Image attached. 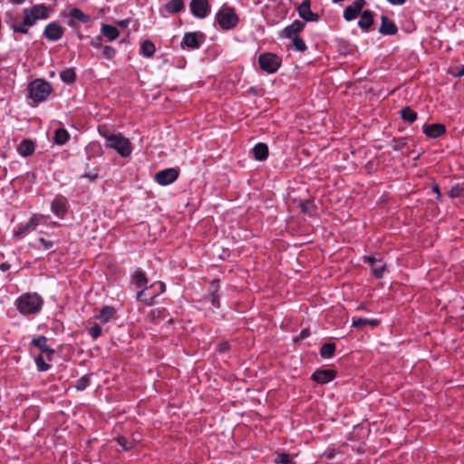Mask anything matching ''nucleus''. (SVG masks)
<instances>
[{
  "mask_svg": "<svg viewBox=\"0 0 464 464\" xmlns=\"http://www.w3.org/2000/svg\"><path fill=\"white\" fill-rule=\"evenodd\" d=\"M205 40V35L201 32L186 33L181 41V47L184 45L189 49H198Z\"/></svg>",
  "mask_w": 464,
  "mask_h": 464,
  "instance_id": "nucleus-8",
  "label": "nucleus"
},
{
  "mask_svg": "<svg viewBox=\"0 0 464 464\" xmlns=\"http://www.w3.org/2000/svg\"><path fill=\"white\" fill-rule=\"evenodd\" d=\"M276 464H294L293 460L290 459L289 454L282 452L278 453L276 459H275Z\"/></svg>",
  "mask_w": 464,
  "mask_h": 464,
  "instance_id": "nucleus-41",
  "label": "nucleus"
},
{
  "mask_svg": "<svg viewBox=\"0 0 464 464\" xmlns=\"http://www.w3.org/2000/svg\"><path fill=\"white\" fill-rule=\"evenodd\" d=\"M380 324V320L378 319H367V318H361V317H353L352 319V326L361 329L367 325L371 327H376Z\"/></svg>",
  "mask_w": 464,
  "mask_h": 464,
  "instance_id": "nucleus-22",
  "label": "nucleus"
},
{
  "mask_svg": "<svg viewBox=\"0 0 464 464\" xmlns=\"http://www.w3.org/2000/svg\"><path fill=\"white\" fill-rule=\"evenodd\" d=\"M309 335H310V330L308 328H304L299 334L298 340H304Z\"/></svg>",
  "mask_w": 464,
  "mask_h": 464,
  "instance_id": "nucleus-52",
  "label": "nucleus"
},
{
  "mask_svg": "<svg viewBox=\"0 0 464 464\" xmlns=\"http://www.w3.org/2000/svg\"><path fill=\"white\" fill-rule=\"evenodd\" d=\"M336 345L334 343H326L320 349V355L324 359H330L334 355Z\"/></svg>",
  "mask_w": 464,
  "mask_h": 464,
  "instance_id": "nucleus-30",
  "label": "nucleus"
},
{
  "mask_svg": "<svg viewBox=\"0 0 464 464\" xmlns=\"http://www.w3.org/2000/svg\"><path fill=\"white\" fill-rule=\"evenodd\" d=\"M115 440L124 451L132 450L136 445L134 440L128 439L124 436H118Z\"/></svg>",
  "mask_w": 464,
  "mask_h": 464,
  "instance_id": "nucleus-33",
  "label": "nucleus"
},
{
  "mask_svg": "<svg viewBox=\"0 0 464 464\" xmlns=\"http://www.w3.org/2000/svg\"><path fill=\"white\" fill-rule=\"evenodd\" d=\"M216 20L219 27L223 30H231L238 24V16L234 8L223 6L216 14Z\"/></svg>",
  "mask_w": 464,
  "mask_h": 464,
  "instance_id": "nucleus-4",
  "label": "nucleus"
},
{
  "mask_svg": "<svg viewBox=\"0 0 464 464\" xmlns=\"http://www.w3.org/2000/svg\"><path fill=\"white\" fill-rule=\"evenodd\" d=\"M115 312L116 310L112 306H103L96 318L103 323H108L113 317Z\"/></svg>",
  "mask_w": 464,
  "mask_h": 464,
  "instance_id": "nucleus-28",
  "label": "nucleus"
},
{
  "mask_svg": "<svg viewBox=\"0 0 464 464\" xmlns=\"http://www.w3.org/2000/svg\"><path fill=\"white\" fill-rule=\"evenodd\" d=\"M28 27L29 25H25L24 22L21 24H14L13 25V31L14 33H20V34H27L28 33Z\"/></svg>",
  "mask_w": 464,
  "mask_h": 464,
  "instance_id": "nucleus-46",
  "label": "nucleus"
},
{
  "mask_svg": "<svg viewBox=\"0 0 464 464\" xmlns=\"http://www.w3.org/2000/svg\"><path fill=\"white\" fill-rule=\"evenodd\" d=\"M36 226H37V223L34 221V218H31L25 225L20 226L18 227V229L14 232V236L22 237L28 232L30 227H33V229H35Z\"/></svg>",
  "mask_w": 464,
  "mask_h": 464,
  "instance_id": "nucleus-36",
  "label": "nucleus"
},
{
  "mask_svg": "<svg viewBox=\"0 0 464 464\" xmlns=\"http://www.w3.org/2000/svg\"><path fill=\"white\" fill-rule=\"evenodd\" d=\"M100 133L106 140V147L115 150L121 157H128L131 153V145L130 140L121 134Z\"/></svg>",
  "mask_w": 464,
  "mask_h": 464,
  "instance_id": "nucleus-2",
  "label": "nucleus"
},
{
  "mask_svg": "<svg viewBox=\"0 0 464 464\" xmlns=\"http://www.w3.org/2000/svg\"><path fill=\"white\" fill-rule=\"evenodd\" d=\"M31 345L38 348L41 351V354H45L49 361L52 360L54 350L47 345V338L44 335L34 338L31 342Z\"/></svg>",
  "mask_w": 464,
  "mask_h": 464,
  "instance_id": "nucleus-13",
  "label": "nucleus"
},
{
  "mask_svg": "<svg viewBox=\"0 0 464 464\" xmlns=\"http://www.w3.org/2000/svg\"><path fill=\"white\" fill-rule=\"evenodd\" d=\"M461 193V189L459 188H452L450 191V198H457L459 197Z\"/></svg>",
  "mask_w": 464,
  "mask_h": 464,
  "instance_id": "nucleus-54",
  "label": "nucleus"
},
{
  "mask_svg": "<svg viewBox=\"0 0 464 464\" xmlns=\"http://www.w3.org/2000/svg\"><path fill=\"white\" fill-rule=\"evenodd\" d=\"M6 174H7V169L5 167H4V168L0 167V179H5L6 177Z\"/></svg>",
  "mask_w": 464,
  "mask_h": 464,
  "instance_id": "nucleus-57",
  "label": "nucleus"
},
{
  "mask_svg": "<svg viewBox=\"0 0 464 464\" xmlns=\"http://www.w3.org/2000/svg\"><path fill=\"white\" fill-rule=\"evenodd\" d=\"M365 5V0H355L352 5L346 6L343 11V18L346 21L355 19L362 12Z\"/></svg>",
  "mask_w": 464,
  "mask_h": 464,
  "instance_id": "nucleus-14",
  "label": "nucleus"
},
{
  "mask_svg": "<svg viewBox=\"0 0 464 464\" xmlns=\"http://www.w3.org/2000/svg\"><path fill=\"white\" fill-rule=\"evenodd\" d=\"M90 379H91L90 375H83V376H82L80 379H78L76 381V383H75L74 387L76 388L77 391H83V390H85L88 387L89 383H90Z\"/></svg>",
  "mask_w": 464,
  "mask_h": 464,
  "instance_id": "nucleus-39",
  "label": "nucleus"
},
{
  "mask_svg": "<svg viewBox=\"0 0 464 464\" xmlns=\"http://www.w3.org/2000/svg\"><path fill=\"white\" fill-rule=\"evenodd\" d=\"M165 289V284L162 282L152 284L149 288L146 286L140 290L136 295V299L147 305H151L155 297L163 293Z\"/></svg>",
  "mask_w": 464,
  "mask_h": 464,
  "instance_id": "nucleus-6",
  "label": "nucleus"
},
{
  "mask_svg": "<svg viewBox=\"0 0 464 464\" xmlns=\"http://www.w3.org/2000/svg\"><path fill=\"white\" fill-rule=\"evenodd\" d=\"M35 150V143L28 139L23 140L17 147L18 153L23 157L31 156Z\"/></svg>",
  "mask_w": 464,
  "mask_h": 464,
  "instance_id": "nucleus-20",
  "label": "nucleus"
},
{
  "mask_svg": "<svg viewBox=\"0 0 464 464\" xmlns=\"http://www.w3.org/2000/svg\"><path fill=\"white\" fill-rule=\"evenodd\" d=\"M304 22L295 20L291 24L285 27V29L282 32V35L285 38H293L295 36H297V34L304 30Z\"/></svg>",
  "mask_w": 464,
  "mask_h": 464,
  "instance_id": "nucleus-18",
  "label": "nucleus"
},
{
  "mask_svg": "<svg viewBox=\"0 0 464 464\" xmlns=\"http://www.w3.org/2000/svg\"><path fill=\"white\" fill-rule=\"evenodd\" d=\"M378 32L383 35H394L398 32V27L392 20L386 15H382Z\"/></svg>",
  "mask_w": 464,
  "mask_h": 464,
  "instance_id": "nucleus-17",
  "label": "nucleus"
},
{
  "mask_svg": "<svg viewBox=\"0 0 464 464\" xmlns=\"http://www.w3.org/2000/svg\"><path fill=\"white\" fill-rule=\"evenodd\" d=\"M128 24V21H120L119 24L121 26H125Z\"/></svg>",
  "mask_w": 464,
  "mask_h": 464,
  "instance_id": "nucleus-60",
  "label": "nucleus"
},
{
  "mask_svg": "<svg viewBox=\"0 0 464 464\" xmlns=\"http://www.w3.org/2000/svg\"><path fill=\"white\" fill-rule=\"evenodd\" d=\"M422 131L428 138L437 139L446 133V127L441 123L425 124Z\"/></svg>",
  "mask_w": 464,
  "mask_h": 464,
  "instance_id": "nucleus-16",
  "label": "nucleus"
},
{
  "mask_svg": "<svg viewBox=\"0 0 464 464\" xmlns=\"http://www.w3.org/2000/svg\"><path fill=\"white\" fill-rule=\"evenodd\" d=\"M60 78L65 83H73L76 81L75 70L73 68H66L60 72Z\"/></svg>",
  "mask_w": 464,
  "mask_h": 464,
  "instance_id": "nucleus-31",
  "label": "nucleus"
},
{
  "mask_svg": "<svg viewBox=\"0 0 464 464\" xmlns=\"http://www.w3.org/2000/svg\"><path fill=\"white\" fill-rule=\"evenodd\" d=\"M408 144V139L405 137L393 138L391 141V147L393 150H403Z\"/></svg>",
  "mask_w": 464,
  "mask_h": 464,
  "instance_id": "nucleus-35",
  "label": "nucleus"
},
{
  "mask_svg": "<svg viewBox=\"0 0 464 464\" xmlns=\"http://www.w3.org/2000/svg\"><path fill=\"white\" fill-rule=\"evenodd\" d=\"M254 158L256 160L263 161L268 157V147L266 143L259 142L253 148Z\"/></svg>",
  "mask_w": 464,
  "mask_h": 464,
  "instance_id": "nucleus-23",
  "label": "nucleus"
},
{
  "mask_svg": "<svg viewBox=\"0 0 464 464\" xmlns=\"http://www.w3.org/2000/svg\"><path fill=\"white\" fill-rule=\"evenodd\" d=\"M24 24L33 26L37 21L44 20L49 17V10L44 4L34 5L32 8H24L23 10Z\"/></svg>",
  "mask_w": 464,
  "mask_h": 464,
  "instance_id": "nucleus-5",
  "label": "nucleus"
},
{
  "mask_svg": "<svg viewBox=\"0 0 464 464\" xmlns=\"http://www.w3.org/2000/svg\"><path fill=\"white\" fill-rule=\"evenodd\" d=\"M292 39H293V46L295 51L304 52L307 50V46L302 38H300L298 36H295Z\"/></svg>",
  "mask_w": 464,
  "mask_h": 464,
  "instance_id": "nucleus-40",
  "label": "nucleus"
},
{
  "mask_svg": "<svg viewBox=\"0 0 464 464\" xmlns=\"http://www.w3.org/2000/svg\"><path fill=\"white\" fill-rule=\"evenodd\" d=\"M229 343L227 342H223V343H220L218 345V351L220 352V353H225L227 351L229 350Z\"/></svg>",
  "mask_w": 464,
  "mask_h": 464,
  "instance_id": "nucleus-51",
  "label": "nucleus"
},
{
  "mask_svg": "<svg viewBox=\"0 0 464 464\" xmlns=\"http://www.w3.org/2000/svg\"><path fill=\"white\" fill-rule=\"evenodd\" d=\"M9 2L15 4V5H21L25 2V0H8Z\"/></svg>",
  "mask_w": 464,
  "mask_h": 464,
  "instance_id": "nucleus-59",
  "label": "nucleus"
},
{
  "mask_svg": "<svg viewBox=\"0 0 464 464\" xmlns=\"http://www.w3.org/2000/svg\"><path fill=\"white\" fill-rule=\"evenodd\" d=\"M39 243L43 246L44 249L48 250L53 246V242L51 240H47L44 237H40L38 239Z\"/></svg>",
  "mask_w": 464,
  "mask_h": 464,
  "instance_id": "nucleus-49",
  "label": "nucleus"
},
{
  "mask_svg": "<svg viewBox=\"0 0 464 464\" xmlns=\"http://www.w3.org/2000/svg\"><path fill=\"white\" fill-rule=\"evenodd\" d=\"M15 304L17 310L22 314H34L42 309L43 300L35 293H27L20 295Z\"/></svg>",
  "mask_w": 464,
  "mask_h": 464,
  "instance_id": "nucleus-1",
  "label": "nucleus"
},
{
  "mask_svg": "<svg viewBox=\"0 0 464 464\" xmlns=\"http://www.w3.org/2000/svg\"><path fill=\"white\" fill-rule=\"evenodd\" d=\"M116 54V50L109 45L104 46L102 50V55L108 60H111Z\"/></svg>",
  "mask_w": 464,
  "mask_h": 464,
  "instance_id": "nucleus-45",
  "label": "nucleus"
},
{
  "mask_svg": "<svg viewBox=\"0 0 464 464\" xmlns=\"http://www.w3.org/2000/svg\"><path fill=\"white\" fill-rule=\"evenodd\" d=\"M91 45L95 49H100L102 46V36L98 35L92 39Z\"/></svg>",
  "mask_w": 464,
  "mask_h": 464,
  "instance_id": "nucleus-48",
  "label": "nucleus"
},
{
  "mask_svg": "<svg viewBox=\"0 0 464 464\" xmlns=\"http://www.w3.org/2000/svg\"><path fill=\"white\" fill-rule=\"evenodd\" d=\"M449 72L454 77L461 78L462 76H464V65L460 64L455 66L454 68H450L449 70Z\"/></svg>",
  "mask_w": 464,
  "mask_h": 464,
  "instance_id": "nucleus-43",
  "label": "nucleus"
},
{
  "mask_svg": "<svg viewBox=\"0 0 464 464\" xmlns=\"http://www.w3.org/2000/svg\"><path fill=\"white\" fill-rule=\"evenodd\" d=\"M72 18H74L82 23H88L91 20L90 15L84 14L79 8H72L69 13Z\"/></svg>",
  "mask_w": 464,
  "mask_h": 464,
  "instance_id": "nucleus-34",
  "label": "nucleus"
},
{
  "mask_svg": "<svg viewBox=\"0 0 464 464\" xmlns=\"http://www.w3.org/2000/svg\"><path fill=\"white\" fill-rule=\"evenodd\" d=\"M10 267H11V266L8 263H1L0 264V270L2 272H5V271L9 270Z\"/></svg>",
  "mask_w": 464,
  "mask_h": 464,
  "instance_id": "nucleus-56",
  "label": "nucleus"
},
{
  "mask_svg": "<svg viewBox=\"0 0 464 464\" xmlns=\"http://www.w3.org/2000/svg\"><path fill=\"white\" fill-rule=\"evenodd\" d=\"M155 44L150 40H145L141 43L140 53L144 57L150 58L155 53Z\"/></svg>",
  "mask_w": 464,
  "mask_h": 464,
  "instance_id": "nucleus-27",
  "label": "nucleus"
},
{
  "mask_svg": "<svg viewBox=\"0 0 464 464\" xmlns=\"http://www.w3.org/2000/svg\"><path fill=\"white\" fill-rule=\"evenodd\" d=\"M179 169L174 168L160 170L155 174V180L161 186L172 184L179 178Z\"/></svg>",
  "mask_w": 464,
  "mask_h": 464,
  "instance_id": "nucleus-10",
  "label": "nucleus"
},
{
  "mask_svg": "<svg viewBox=\"0 0 464 464\" xmlns=\"http://www.w3.org/2000/svg\"><path fill=\"white\" fill-rule=\"evenodd\" d=\"M51 209L56 217L63 218L67 212L66 199L61 196L56 197L52 202Z\"/></svg>",
  "mask_w": 464,
  "mask_h": 464,
  "instance_id": "nucleus-19",
  "label": "nucleus"
},
{
  "mask_svg": "<svg viewBox=\"0 0 464 464\" xmlns=\"http://www.w3.org/2000/svg\"><path fill=\"white\" fill-rule=\"evenodd\" d=\"M131 281L135 285V286L140 290L146 288V285L148 284L147 276L145 273L141 270H137L132 275Z\"/></svg>",
  "mask_w": 464,
  "mask_h": 464,
  "instance_id": "nucleus-25",
  "label": "nucleus"
},
{
  "mask_svg": "<svg viewBox=\"0 0 464 464\" xmlns=\"http://www.w3.org/2000/svg\"><path fill=\"white\" fill-rule=\"evenodd\" d=\"M34 362L39 372H46L51 368V365L44 362L43 354H40L37 357H35Z\"/></svg>",
  "mask_w": 464,
  "mask_h": 464,
  "instance_id": "nucleus-38",
  "label": "nucleus"
},
{
  "mask_svg": "<svg viewBox=\"0 0 464 464\" xmlns=\"http://www.w3.org/2000/svg\"><path fill=\"white\" fill-rule=\"evenodd\" d=\"M101 32L102 36L106 37L109 41H114L120 35V32L115 26L106 24L102 25Z\"/></svg>",
  "mask_w": 464,
  "mask_h": 464,
  "instance_id": "nucleus-24",
  "label": "nucleus"
},
{
  "mask_svg": "<svg viewBox=\"0 0 464 464\" xmlns=\"http://www.w3.org/2000/svg\"><path fill=\"white\" fill-rule=\"evenodd\" d=\"M63 35V28L55 22L48 24L44 30V36L50 41H57Z\"/></svg>",
  "mask_w": 464,
  "mask_h": 464,
  "instance_id": "nucleus-15",
  "label": "nucleus"
},
{
  "mask_svg": "<svg viewBox=\"0 0 464 464\" xmlns=\"http://www.w3.org/2000/svg\"><path fill=\"white\" fill-rule=\"evenodd\" d=\"M82 177L88 179L92 182H94L98 178V174L97 173H85Z\"/></svg>",
  "mask_w": 464,
  "mask_h": 464,
  "instance_id": "nucleus-53",
  "label": "nucleus"
},
{
  "mask_svg": "<svg viewBox=\"0 0 464 464\" xmlns=\"http://www.w3.org/2000/svg\"><path fill=\"white\" fill-rule=\"evenodd\" d=\"M69 139L70 134L65 129L59 128L55 130L53 140L56 144L63 145L69 140Z\"/></svg>",
  "mask_w": 464,
  "mask_h": 464,
  "instance_id": "nucleus-29",
  "label": "nucleus"
},
{
  "mask_svg": "<svg viewBox=\"0 0 464 464\" xmlns=\"http://www.w3.org/2000/svg\"><path fill=\"white\" fill-rule=\"evenodd\" d=\"M392 5H402L406 3V0H386Z\"/></svg>",
  "mask_w": 464,
  "mask_h": 464,
  "instance_id": "nucleus-55",
  "label": "nucleus"
},
{
  "mask_svg": "<svg viewBox=\"0 0 464 464\" xmlns=\"http://www.w3.org/2000/svg\"><path fill=\"white\" fill-rule=\"evenodd\" d=\"M362 260L364 263H368L372 266H373L377 262H380V260H377L374 256H362Z\"/></svg>",
  "mask_w": 464,
  "mask_h": 464,
  "instance_id": "nucleus-50",
  "label": "nucleus"
},
{
  "mask_svg": "<svg viewBox=\"0 0 464 464\" xmlns=\"http://www.w3.org/2000/svg\"><path fill=\"white\" fill-rule=\"evenodd\" d=\"M337 375V372L333 369H318L311 376V379L320 384H325L332 382Z\"/></svg>",
  "mask_w": 464,
  "mask_h": 464,
  "instance_id": "nucleus-11",
  "label": "nucleus"
},
{
  "mask_svg": "<svg viewBox=\"0 0 464 464\" xmlns=\"http://www.w3.org/2000/svg\"><path fill=\"white\" fill-rule=\"evenodd\" d=\"M298 14L302 19L307 22H315L319 19V15L311 10V1L303 0L297 8Z\"/></svg>",
  "mask_w": 464,
  "mask_h": 464,
  "instance_id": "nucleus-12",
  "label": "nucleus"
},
{
  "mask_svg": "<svg viewBox=\"0 0 464 464\" xmlns=\"http://www.w3.org/2000/svg\"><path fill=\"white\" fill-rule=\"evenodd\" d=\"M189 9L194 16L203 19L208 15L210 12V5L208 0H191Z\"/></svg>",
  "mask_w": 464,
  "mask_h": 464,
  "instance_id": "nucleus-9",
  "label": "nucleus"
},
{
  "mask_svg": "<svg viewBox=\"0 0 464 464\" xmlns=\"http://www.w3.org/2000/svg\"><path fill=\"white\" fill-rule=\"evenodd\" d=\"M373 24V13L370 10H365L361 14V19L358 21V26L368 32Z\"/></svg>",
  "mask_w": 464,
  "mask_h": 464,
  "instance_id": "nucleus-21",
  "label": "nucleus"
},
{
  "mask_svg": "<svg viewBox=\"0 0 464 464\" xmlns=\"http://www.w3.org/2000/svg\"><path fill=\"white\" fill-rule=\"evenodd\" d=\"M302 212L309 216H314L316 213V207L313 200H305L301 204Z\"/></svg>",
  "mask_w": 464,
  "mask_h": 464,
  "instance_id": "nucleus-37",
  "label": "nucleus"
},
{
  "mask_svg": "<svg viewBox=\"0 0 464 464\" xmlns=\"http://www.w3.org/2000/svg\"><path fill=\"white\" fill-rule=\"evenodd\" d=\"M209 301L214 307H216V308L219 307V305H220L219 295L216 294V291H212L209 294Z\"/></svg>",
  "mask_w": 464,
  "mask_h": 464,
  "instance_id": "nucleus-47",
  "label": "nucleus"
},
{
  "mask_svg": "<svg viewBox=\"0 0 464 464\" xmlns=\"http://www.w3.org/2000/svg\"><path fill=\"white\" fill-rule=\"evenodd\" d=\"M401 117L404 121L412 123L417 120V112L410 106H406L401 111Z\"/></svg>",
  "mask_w": 464,
  "mask_h": 464,
  "instance_id": "nucleus-32",
  "label": "nucleus"
},
{
  "mask_svg": "<svg viewBox=\"0 0 464 464\" xmlns=\"http://www.w3.org/2000/svg\"><path fill=\"white\" fill-rule=\"evenodd\" d=\"M432 190L437 194V198H439L440 197V188L438 185H435L432 188Z\"/></svg>",
  "mask_w": 464,
  "mask_h": 464,
  "instance_id": "nucleus-58",
  "label": "nucleus"
},
{
  "mask_svg": "<svg viewBox=\"0 0 464 464\" xmlns=\"http://www.w3.org/2000/svg\"><path fill=\"white\" fill-rule=\"evenodd\" d=\"M29 98L35 103L44 102L53 92L51 84L42 79H35L28 86Z\"/></svg>",
  "mask_w": 464,
  "mask_h": 464,
  "instance_id": "nucleus-3",
  "label": "nucleus"
},
{
  "mask_svg": "<svg viewBox=\"0 0 464 464\" xmlns=\"http://www.w3.org/2000/svg\"><path fill=\"white\" fill-rule=\"evenodd\" d=\"M358 309H365V305L364 304H361Z\"/></svg>",
  "mask_w": 464,
  "mask_h": 464,
  "instance_id": "nucleus-61",
  "label": "nucleus"
},
{
  "mask_svg": "<svg viewBox=\"0 0 464 464\" xmlns=\"http://www.w3.org/2000/svg\"><path fill=\"white\" fill-rule=\"evenodd\" d=\"M185 8L183 0H170L165 4L164 9L169 14L179 13Z\"/></svg>",
  "mask_w": 464,
  "mask_h": 464,
  "instance_id": "nucleus-26",
  "label": "nucleus"
},
{
  "mask_svg": "<svg viewBox=\"0 0 464 464\" xmlns=\"http://www.w3.org/2000/svg\"><path fill=\"white\" fill-rule=\"evenodd\" d=\"M258 64L266 73H275L282 64V59L276 53H264L258 56Z\"/></svg>",
  "mask_w": 464,
  "mask_h": 464,
  "instance_id": "nucleus-7",
  "label": "nucleus"
},
{
  "mask_svg": "<svg viewBox=\"0 0 464 464\" xmlns=\"http://www.w3.org/2000/svg\"><path fill=\"white\" fill-rule=\"evenodd\" d=\"M385 271V265L377 266L376 264L372 266V274L373 276L380 279L383 277V274Z\"/></svg>",
  "mask_w": 464,
  "mask_h": 464,
  "instance_id": "nucleus-44",
  "label": "nucleus"
},
{
  "mask_svg": "<svg viewBox=\"0 0 464 464\" xmlns=\"http://www.w3.org/2000/svg\"><path fill=\"white\" fill-rule=\"evenodd\" d=\"M102 330L98 324H94L92 326L88 328V334L93 338L98 339L102 335Z\"/></svg>",
  "mask_w": 464,
  "mask_h": 464,
  "instance_id": "nucleus-42",
  "label": "nucleus"
}]
</instances>
